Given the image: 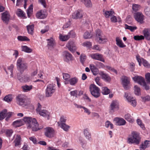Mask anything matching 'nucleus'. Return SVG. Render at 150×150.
Instances as JSON below:
<instances>
[{"instance_id": "obj_21", "label": "nucleus", "mask_w": 150, "mask_h": 150, "mask_svg": "<svg viewBox=\"0 0 150 150\" xmlns=\"http://www.w3.org/2000/svg\"><path fill=\"white\" fill-rule=\"evenodd\" d=\"M119 106V103L117 100H113L110 105V110H114L116 109H118Z\"/></svg>"}, {"instance_id": "obj_63", "label": "nucleus", "mask_w": 150, "mask_h": 150, "mask_svg": "<svg viewBox=\"0 0 150 150\" xmlns=\"http://www.w3.org/2000/svg\"><path fill=\"white\" fill-rule=\"evenodd\" d=\"M100 80V78L98 77H97L95 79V80L97 84L99 86H101L102 84L99 81Z\"/></svg>"}, {"instance_id": "obj_28", "label": "nucleus", "mask_w": 150, "mask_h": 150, "mask_svg": "<svg viewBox=\"0 0 150 150\" xmlns=\"http://www.w3.org/2000/svg\"><path fill=\"white\" fill-rule=\"evenodd\" d=\"M23 118L22 119L14 121L13 123V125L15 127H19L23 125Z\"/></svg>"}, {"instance_id": "obj_4", "label": "nucleus", "mask_w": 150, "mask_h": 150, "mask_svg": "<svg viewBox=\"0 0 150 150\" xmlns=\"http://www.w3.org/2000/svg\"><path fill=\"white\" fill-rule=\"evenodd\" d=\"M89 90L91 94L94 97L98 98L100 96V89L95 85L91 84L89 87Z\"/></svg>"}, {"instance_id": "obj_14", "label": "nucleus", "mask_w": 150, "mask_h": 150, "mask_svg": "<svg viewBox=\"0 0 150 150\" xmlns=\"http://www.w3.org/2000/svg\"><path fill=\"white\" fill-rule=\"evenodd\" d=\"M91 57L93 59L104 62V59L103 58V55L98 53H93L90 55Z\"/></svg>"}, {"instance_id": "obj_39", "label": "nucleus", "mask_w": 150, "mask_h": 150, "mask_svg": "<svg viewBox=\"0 0 150 150\" xmlns=\"http://www.w3.org/2000/svg\"><path fill=\"white\" fill-rule=\"evenodd\" d=\"M22 50L27 53H30L32 51L31 49L26 46H21Z\"/></svg>"}, {"instance_id": "obj_33", "label": "nucleus", "mask_w": 150, "mask_h": 150, "mask_svg": "<svg viewBox=\"0 0 150 150\" xmlns=\"http://www.w3.org/2000/svg\"><path fill=\"white\" fill-rule=\"evenodd\" d=\"M32 85L28 86L27 85L23 86H22L23 91L24 92H28L30 91L33 88Z\"/></svg>"}, {"instance_id": "obj_32", "label": "nucleus", "mask_w": 150, "mask_h": 150, "mask_svg": "<svg viewBox=\"0 0 150 150\" xmlns=\"http://www.w3.org/2000/svg\"><path fill=\"white\" fill-rule=\"evenodd\" d=\"M116 44L120 47L123 48L126 47V45L123 43L122 41L119 38L117 37L116 39Z\"/></svg>"}, {"instance_id": "obj_37", "label": "nucleus", "mask_w": 150, "mask_h": 150, "mask_svg": "<svg viewBox=\"0 0 150 150\" xmlns=\"http://www.w3.org/2000/svg\"><path fill=\"white\" fill-rule=\"evenodd\" d=\"M13 95L11 94H9L6 96L4 98V100L7 102H9L11 101L13 99Z\"/></svg>"}, {"instance_id": "obj_56", "label": "nucleus", "mask_w": 150, "mask_h": 150, "mask_svg": "<svg viewBox=\"0 0 150 150\" xmlns=\"http://www.w3.org/2000/svg\"><path fill=\"white\" fill-rule=\"evenodd\" d=\"M134 38L136 40H140L144 39V37L142 35H136L134 36Z\"/></svg>"}, {"instance_id": "obj_61", "label": "nucleus", "mask_w": 150, "mask_h": 150, "mask_svg": "<svg viewBox=\"0 0 150 150\" xmlns=\"http://www.w3.org/2000/svg\"><path fill=\"white\" fill-rule=\"evenodd\" d=\"M22 149L23 150H29V148L28 147V145L25 143H24Z\"/></svg>"}, {"instance_id": "obj_42", "label": "nucleus", "mask_w": 150, "mask_h": 150, "mask_svg": "<svg viewBox=\"0 0 150 150\" xmlns=\"http://www.w3.org/2000/svg\"><path fill=\"white\" fill-rule=\"evenodd\" d=\"M89 131L88 129H85L84 130V134L86 139L89 140L91 138V134Z\"/></svg>"}, {"instance_id": "obj_3", "label": "nucleus", "mask_w": 150, "mask_h": 150, "mask_svg": "<svg viewBox=\"0 0 150 150\" xmlns=\"http://www.w3.org/2000/svg\"><path fill=\"white\" fill-rule=\"evenodd\" d=\"M16 66L18 70L21 74L27 69L28 66L22 58H19L17 60Z\"/></svg>"}, {"instance_id": "obj_62", "label": "nucleus", "mask_w": 150, "mask_h": 150, "mask_svg": "<svg viewBox=\"0 0 150 150\" xmlns=\"http://www.w3.org/2000/svg\"><path fill=\"white\" fill-rule=\"evenodd\" d=\"M70 94L71 96H75L77 97V91H71L70 92Z\"/></svg>"}, {"instance_id": "obj_24", "label": "nucleus", "mask_w": 150, "mask_h": 150, "mask_svg": "<svg viewBox=\"0 0 150 150\" xmlns=\"http://www.w3.org/2000/svg\"><path fill=\"white\" fill-rule=\"evenodd\" d=\"M102 79L105 81L109 83L111 80V78L108 74L102 72L100 73Z\"/></svg>"}, {"instance_id": "obj_30", "label": "nucleus", "mask_w": 150, "mask_h": 150, "mask_svg": "<svg viewBox=\"0 0 150 150\" xmlns=\"http://www.w3.org/2000/svg\"><path fill=\"white\" fill-rule=\"evenodd\" d=\"M103 12L106 18H109L110 16H111L114 14V12L112 11H105L104 9L103 10Z\"/></svg>"}, {"instance_id": "obj_2", "label": "nucleus", "mask_w": 150, "mask_h": 150, "mask_svg": "<svg viewBox=\"0 0 150 150\" xmlns=\"http://www.w3.org/2000/svg\"><path fill=\"white\" fill-rule=\"evenodd\" d=\"M141 139L139 133L133 131L128 138L127 142L130 144H134L138 145L139 144Z\"/></svg>"}, {"instance_id": "obj_8", "label": "nucleus", "mask_w": 150, "mask_h": 150, "mask_svg": "<svg viewBox=\"0 0 150 150\" xmlns=\"http://www.w3.org/2000/svg\"><path fill=\"white\" fill-rule=\"evenodd\" d=\"M38 107L36 110L37 113L43 117H49L50 113L46 109H42L41 105L39 103H38Z\"/></svg>"}, {"instance_id": "obj_16", "label": "nucleus", "mask_w": 150, "mask_h": 150, "mask_svg": "<svg viewBox=\"0 0 150 150\" xmlns=\"http://www.w3.org/2000/svg\"><path fill=\"white\" fill-rule=\"evenodd\" d=\"M47 14L46 11L45 10H41L36 14L37 18L39 19H43L45 18Z\"/></svg>"}, {"instance_id": "obj_54", "label": "nucleus", "mask_w": 150, "mask_h": 150, "mask_svg": "<svg viewBox=\"0 0 150 150\" xmlns=\"http://www.w3.org/2000/svg\"><path fill=\"white\" fill-rule=\"evenodd\" d=\"M110 126L111 129H112L113 128V124L110 122L109 121H107L105 122V127L108 128Z\"/></svg>"}, {"instance_id": "obj_48", "label": "nucleus", "mask_w": 150, "mask_h": 150, "mask_svg": "<svg viewBox=\"0 0 150 150\" xmlns=\"http://www.w3.org/2000/svg\"><path fill=\"white\" fill-rule=\"evenodd\" d=\"M80 62L83 64L86 59V55L84 54H81L80 57Z\"/></svg>"}, {"instance_id": "obj_59", "label": "nucleus", "mask_w": 150, "mask_h": 150, "mask_svg": "<svg viewBox=\"0 0 150 150\" xmlns=\"http://www.w3.org/2000/svg\"><path fill=\"white\" fill-rule=\"evenodd\" d=\"M111 21L113 23H116L117 21V20L116 16L113 15L110 18Z\"/></svg>"}, {"instance_id": "obj_13", "label": "nucleus", "mask_w": 150, "mask_h": 150, "mask_svg": "<svg viewBox=\"0 0 150 150\" xmlns=\"http://www.w3.org/2000/svg\"><path fill=\"white\" fill-rule=\"evenodd\" d=\"M138 62H139V65L140 66L142 65V64L145 67L148 68L150 67V65L148 62L145 60L143 58L140 59L139 58V56L137 55L136 56Z\"/></svg>"}, {"instance_id": "obj_9", "label": "nucleus", "mask_w": 150, "mask_h": 150, "mask_svg": "<svg viewBox=\"0 0 150 150\" xmlns=\"http://www.w3.org/2000/svg\"><path fill=\"white\" fill-rule=\"evenodd\" d=\"M125 97L129 104L134 107L137 105V102L135 98H133L129 93H125Z\"/></svg>"}, {"instance_id": "obj_60", "label": "nucleus", "mask_w": 150, "mask_h": 150, "mask_svg": "<svg viewBox=\"0 0 150 150\" xmlns=\"http://www.w3.org/2000/svg\"><path fill=\"white\" fill-rule=\"evenodd\" d=\"M63 79L65 80H67L70 77V75L67 73L63 74Z\"/></svg>"}, {"instance_id": "obj_36", "label": "nucleus", "mask_w": 150, "mask_h": 150, "mask_svg": "<svg viewBox=\"0 0 150 150\" xmlns=\"http://www.w3.org/2000/svg\"><path fill=\"white\" fill-rule=\"evenodd\" d=\"M81 1L87 7H90L92 6V4L90 0H81Z\"/></svg>"}, {"instance_id": "obj_53", "label": "nucleus", "mask_w": 150, "mask_h": 150, "mask_svg": "<svg viewBox=\"0 0 150 150\" xmlns=\"http://www.w3.org/2000/svg\"><path fill=\"white\" fill-rule=\"evenodd\" d=\"M141 98L143 101L144 102L150 101V96L149 95H147L145 96H142Z\"/></svg>"}, {"instance_id": "obj_12", "label": "nucleus", "mask_w": 150, "mask_h": 150, "mask_svg": "<svg viewBox=\"0 0 150 150\" xmlns=\"http://www.w3.org/2000/svg\"><path fill=\"white\" fill-rule=\"evenodd\" d=\"M122 83L123 86L125 90H127L129 88V81L127 77L126 76H122L121 78Z\"/></svg>"}, {"instance_id": "obj_25", "label": "nucleus", "mask_w": 150, "mask_h": 150, "mask_svg": "<svg viewBox=\"0 0 150 150\" xmlns=\"http://www.w3.org/2000/svg\"><path fill=\"white\" fill-rule=\"evenodd\" d=\"M64 53V60L67 62L72 60V56L69 53L65 51Z\"/></svg>"}, {"instance_id": "obj_46", "label": "nucleus", "mask_w": 150, "mask_h": 150, "mask_svg": "<svg viewBox=\"0 0 150 150\" xmlns=\"http://www.w3.org/2000/svg\"><path fill=\"white\" fill-rule=\"evenodd\" d=\"M134 93L137 95H139L140 94V88L137 86H135L134 87Z\"/></svg>"}, {"instance_id": "obj_49", "label": "nucleus", "mask_w": 150, "mask_h": 150, "mask_svg": "<svg viewBox=\"0 0 150 150\" xmlns=\"http://www.w3.org/2000/svg\"><path fill=\"white\" fill-rule=\"evenodd\" d=\"M140 8L139 5L137 4H133L132 5V9L134 11H137L139 10Z\"/></svg>"}, {"instance_id": "obj_50", "label": "nucleus", "mask_w": 150, "mask_h": 150, "mask_svg": "<svg viewBox=\"0 0 150 150\" xmlns=\"http://www.w3.org/2000/svg\"><path fill=\"white\" fill-rule=\"evenodd\" d=\"M33 5L31 4L29 6L27 11V13L28 14V17H30V14L32 13L33 11Z\"/></svg>"}, {"instance_id": "obj_43", "label": "nucleus", "mask_w": 150, "mask_h": 150, "mask_svg": "<svg viewBox=\"0 0 150 150\" xmlns=\"http://www.w3.org/2000/svg\"><path fill=\"white\" fill-rule=\"evenodd\" d=\"M110 90L107 87H102V93L103 94L108 95L110 93Z\"/></svg>"}, {"instance_id": "obj_35", "label": "nucleus", "mask_w": 150, "mask_h": 150, "mask_svg": "<svg viewBox=\"0 0 150 150\" xmlns=\"http://www.w3.org/2000/svg\"><path fill=\"white\" fill-rule=\"evenodd\" d=\"M34 25L33 24L29 25L27 26L28 32L29 34L32 35L33 33Z\"/></svg>"}, {"instance_id": "obj_41", "label": "nucleus", "mask_w": 150, "mask_h": 150, "mask_svg": "<svg viewBox=\"0 0 150 150\" xmlns=\"http://www.w3.org/2000/svg\"><path fill=\"white\" fill-rule=\"evenodd\" d=\"M7 112L6 109H4L1 111L0 113V120L4 119L6 116V114Z\"/></svg>"}, {"instance_id": "obj_31", "label": "nucleus", "mask_w": 150, "mask_h": 150, "mask_svg": "<svg viewBox=\"0 0 150 150\" xmlns=\"http://www.w3.org/2000/svg\"><path fill=\"white\" fill-rule=\"evenodd\" d=\"M58 125L61 127L65 131H68L70 128V126L67 125L64 123L58 122Z\"/></svg>"}, {"instance_id": "obj_44", "label": "nucleus", "mask_w": 150, "mask_h": 150, "mask_svg": "<svg viewBox=\"0 0 150 150\" xmlns=\"http://www.w3.org/2000/svg\"><path fill=\"white\" fill-rule=\"evenodd\" d=\"M125 28L126 29H127L130 30L131 31L133 32L135 30L137 29V27L136 26H132L128 25L127 24L125 25Z\"/></svg>"}, {"instance_id": "obj_52", "label": "nucleus", "mask_w": 150, "mask_h": 150, "mask_svg": "<svg viewBox=\"0 0 150 150\" xmlns=\"http://www.w3.org/2000/svg\"><path fill=\"white\" fill-rule=\"evenodd\" d=\"M137 124L140 126V127L143 130H144L145 128L142 120L139 119H137Z\"/></svg>"}, {"instance_id": "obj_23", "label": "nucleus", "mask_w": 150, "mask_h": 150, "mask_svg": "<svg viewBox=\"0 0 150 150\" xmlns=\"http://www.w3.org/2000/svg\"><path fill=\"white\" fill-rule=\"evenodd\" d=\"M14 138V140L13 142L15 143V146H17L20 145L21 144V138L20 135H14L13 137Z\"/></svg>"}, {"instance_id": "obj_64", "label": "nucleus", "mask_w": 150, "mask_h": 150, "mask_svg": "<svg viewBox=\"0 0 150 150\" xmlns=\"http://www.w3.org/2000/svg\"><path fill=\"white\" fill-rule=\"evenodd\" d=\"M144 11L146 15H149L150 14V8L148 7H146L144 9Z\"/></svg>"}, {"instance_id": "obj_58", "label": "nucleus", "mask_w": 150, "mask_h": 150, "mask_svg": "<svg viewBox=\"0 0 150 150\" xmlns=\"http://www.w3.org/2000/svg\"><path fill=\"white\" fill-rule=\"evenodd\" d=\"M91 43L89 42H85L83 44V46H85L88 47H91Z\"/></svg>"}, {"instance_id": "obj_15", "label": "nucleus", "mask_w": 150, "mask_h": 150, "mask_svg": "<svg viewBox=\"0 0 150 150\" xmlns=\"http://www.w3.org/2000/svg\"><path fill=\"white\" fill-rule=\"evenodd\" d=\"M67 47L71 52H74L76 50V47L74 42L72 41H69L67 44Z\"/></svg>"}, {"instance_id": "obj_55", "label": "nucleus", "mask_w": 150, "mask_h": 150, "mask_svg": "<svg viewBox=\"0 0 150 150\" xmlns=\"http://www.w3.org/2000/svg\"><path fill=\"white\" fill-rule=\"evenodd\" d=\"M13 132V131L12 129L7 130L6 132V136L8 137H10L11 136Z\"/></svg>"}, {"instance_id": "obj_11", "label": "nucleus", "mask_w": 150, "mask_h": 150, "mask_svg": "<svg viewBox=\"0 0 150 150\" xmlns=\"http://www.w3.org/2000/svg\"><path fill=\"white\" fill-rule=\"evenodd\" d=\"M45 134L49 138H52L54 135V130L50 127H48L45 128Z\"/></svg>"}, {"instance_id": "obj_19", "label": "nucleus", "mask_w": 150, "mask_h": 150, "mask_svg": "<svg viewBox=\"0 0 150 150\" xmlns=\"http://www.w3.org/2000/svg\"><path fill=\"white\" fill-rule=\"evenodd\" d=\"M132 79L135 82L138 83L141 85L145 81L144 79L140 76H136L133 77Z\"/></svg>"}, {"instance_id": "obj_38", "label": "nucleus", "mask_w": 150, "mask_h": 150, "mask_svg": "<svg viewBox=\"0 0 150 150\" xmlns=\"http://www.w3.org/2000/svg\"><path fill=\"white\" fill-rule=\"evenodd\" d=\"M16 13L19 17H24L25 16L24 12L19 8L17 9L16 11Z\"/></svg>"}, {"instance_id": "obj_40", "label": "nucleus", "mask_w": 150, "mask_h": 150, "mask_svg": "<svg viewBox=\"0 0 150 150\" xmlns=\"http://www.w3.org/2000/svg\"><path fill=\"white\" fill-rule=\"evenodd\" d=\"M78 81V79L76 77H74L69 80V83L72 86L74 85Z\"/></svg>"}, {"instance_id": "obj_1", "label": "nucleus", "mask_w": 150, "mask_h": 150, "mask_svg": "<svg viewBox=\"0 0 150 150\" xmlns=\"http://www.w3.org/2000/svg\"><path fill=\"white\" fill-rule=\"evenodd\" d=\"M23 120L26 124L27 128L31 129L33 131H36L43 128L39 127L36 119L34 118L26 117L23 118Z\"/></svg>"}, {"instance_id": "obj_17", "label": "nucleus", "mask_w": 150, "mask_h": 150, "mask_svg": "<svg viewBox=\"0 0 150 150\" xmlns=\"http://www.w3.org/2000/svg\"><path fill=\"white\" fill-rule=\"evenodd\" d=\"M134 17L138 22L142 23L143 21V15L142 13L140 12L136 13L134 14Z\"/></svg>"}, {"instance_id": "obj_57", "label": "nucleus", "mask_w": 150, "mask_h": 150, "mask_svg": "<svg viewBox=\"0 0 150 150\" xmlns=\"http://www.w3.org/2000/svg\"><path fill=\"white\" fill-rule=\"evenodd\" d=\"M38 2L41 4L44 8H46L47 7V5L45 0H38Z\"/></svg>"}, {"instance_id": "obj_34", "label": "nucleus", "mask_w": 150, "mask_h": 150, "mask_svg": "<svg viewBox=\"0 0 150 150\" xmlns=\"http://www.w3.org/2000/svg\"><path fill=\"white\" fill-rule=\"evenodd\" d=\"M71 32H70L69 33L68 35H60L59 36L60 39L63 41H64L67 40L70 37L69 35L71 34Z\"/></svg>"}, {"instance_id": "obj_22", "label": "nucleus", "mask_w": 150, "mask_h": 150, "mask_svg": "<svg viewBox=\"0 0 150 150\" xmlns=\"http://www.w3.org/2000/svg\"><path fill=\"white\" fill-rule=\"evenodd\" d=\"M20 74H18V79L21 82H28L29 81L30 79L27 75L22 76H21Z\"/></svg>"}, {"instance_id": "obj_45", "label": "nucleus", "mask_w": 150, "mask_h": 150, "mask_svg": "<svg viewBox=\"0 0 150 150\" xmlns=\"http://www.w3.org/2000/svg\"><path fill=\"white\" fill-rule=\"evenodd\" d=\"M17 39L20 41H30V39L25 36H19L18 37Z\"/></svg>"}, {"instance_id": "obj_6", "label": "nucleus", "mask_w": 150, "mask_h": 150, "mask_svg": "<svg viewBox=\"0 0 150 150\" xmlns=\"http://www.w3.org/2000/svg\"><path fill=\"white\" fill-rule=\"evenodd\" d=\"M16 100L18 105L23 107L25 106L28 104L25 96L23 94H19L17 96Z\"/></svg>"}, {"instance_id": "obj_7", "label": "nucleus", "mask_w": 150, "mask_h": 150, "mask_svg": "<svg viewBox=\"0 0 150 150\" xmlns=\"http://www.w3.org/2000/svg\"><path fill=\"white\" fill-rule=\"evenodd\" d=\"M55 85L53 83L48 84L45 90V96L47 97H51L55 91Z\"/></svg>"}, {"instance_id": "obj_47", "label": "nucleus", "mask_w": 150, "mask_h": 150, "mask_svg": "<svg viewBox=\"0 0 150 150\" xmlns=\"http://www.w3.org/2000/svg\"><path fill=\"white\" fill-rule=\"evenodd\" d=\"M125 118L127 120L130 122H133L132 117L129 114H128L125 115Z\"/></svg>"}, {"instance_id": "obj_10", "label": "nucleus", "mask_w": 150, "mask_h": 150, "mask_svg": "<svg viewBox=\"0 0 150 150\" xmlns=\"http://www.w3.org/2000/svg\"><path fill=\"white\" fill-rule=\"evenodd\" d=\"M11 19V16L8 12L5 11L1 14V19L5 23L8 24Z\"/></svg>"}, {"instance_id": "obj_18", "label": "nucleus", "mask_w": 150, "mask_h": 150, "mask_svg": "<svg viewBox=\"0 0 150 150\" xmlns=\"http://www.w3.org/2000/svg\"><path fill=\"white\" fill-rule=\"evenodd\" d=\"M83 14L81 11H77L72 14V17L74 19H78L81 18Z\"/></svg>"}, {"instance_id": "obj_27", "label": "nucleus", "mask_w": 150, "mask_h": 150, "mask_svg": "<svg viewBox=\"0 0 150 150\" xmlns=\"http://www.w3.org/2000/svg\"><path fill=\"white\" fill-rule=\"evenodd\" d=\"M90 68L93 75H97L98 74V69L93 64H90Z\"/></svg>"}, {"instance_id": "obj_5", "label": "nucleus", "mask_w": 150, "mask_h": 150, "mask_svg": "<svg viewBox=\"0 0 150 150\" xmlns=\"http://www.w3.org/2000/svg\"><path fill=\"white\" fill-rule=\"evenodd\" d=\"M96 40L99 43H104L107 41L105 36L99 29H98L96 32Z\"/></svg>"}, {"instance_id": "obj_51", "label": "nucleus", "mask_w": 150, "mask_h": 150, "mask_svg": "<svg viewBox=\"0 0 150 150\" xmlns=\"http://www.w3.org/2000/svg\"><path fill=\"white\" fill-rule=\"evenodd\" d=\"M93 36L92 34H90L88 32H86L84 34V38L86 39H89Z\"/></svg>"}, {"instance_id": "obj_20", "label": "nucleus", "mask_w": 150, "mask_h": 150, "mask_svg": "<svg viewBox=\"0 0 150 150\" xmlns=\"http://www.w3.org/2000/svg\"><path fill=\"white\" fill-rule=\"evenodd\" d=\"M114 121L115 123V124L117 125H122L125 124V121L122 118H119L116 117L114 118Z\"/></svg>"}, {"instance_id": "obj_29", "label": "nucleus", "mask_w": 150, "mask_h": 150, "mask_svg": "<svg viewBox=\"0 0 150 150\" xmlns=\"http://www.w3.org/2000/svg\"><path fill=\"white\" fill-rule=\"evenodd\" d=\"M143 33L145 38L148 40H150V30L145 29Z\"/></svg>"}, {"instance_id": "obj_26", "label": "nucleus", "mask_w": 150, "mask_h": 150, "mask_svg": "<svg viewBox=\"0 0 150 150\" xmlns=\"http://www.w3.org/2000/svg\"><path fill=\"white\" fill-rule=\"evenodd\" d=\"M47 45L49 48H51L54 47L55 45V40L52 38L48 39L47 40Z\"/></svg>"}]
</instances>
